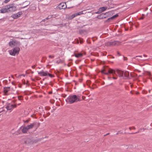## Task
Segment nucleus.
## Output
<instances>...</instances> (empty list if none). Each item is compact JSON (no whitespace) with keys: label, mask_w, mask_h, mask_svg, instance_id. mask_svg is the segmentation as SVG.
<instances>
[{"label":"nucleus","mask_w":152,"mask_h":152,"mask_svg":"<svg viewBox=\"0 0 152 152\" xmlns=\"http://www.w3.org/2000/svg\"><path fill=\"white\" fill-rule=\"evenodd\" d=\"M102 72L106 75H107L109 73L115 74L118 75L120 77H123L124 75V71L119 69H117L115 71L112 69H104L102 71Z\"/></svg>","instance_id":"obj_1"},{"label":"nucleus","mask_w":152,"mask_h":152,"mask_svg":"<svg viewBox=\"0 0 152 152\" xmlns=\"http://www.w3.org/2000/svg\"><path fill=\"white\" fill-rule=\"evenodd\" d=\"M80 101V96L79 95H70L66 100V102L69 104H72Z\"/></svg>","instance_id":"obj_2"},{"label":"nucleus","mask_w":152,"mask_h":152,"mask_svg":"<svg viewBox=\"0 0 152 152\" xmlns=\"http://www.w3.org/2000/svg\"><path fill=\"white\" fill-rule=\"evenodd\" d=\"M20 50L19 46H15L13 49L9 50V52L10 55L15 56L19 53Z\"/></svg>","instance_id":"obj_3"},{"label":"nucleus","mask_w":152,"mask_h":152,"mask_svg":"<svg viewBox=\"0 0 152 152\" xmlns=\"http://www.w3.org/2000/svg\"><path fill=\"white\" fill-rule=\"evenodd\" d=\"M9 46L11 47L15 46H19L20 45V42L16 41L15 39H11L9 43Z\"/></svg>","instance_id":"obj_4"},{"label":"nucleus","mask_w":152,"mask_h":152,"mask_svg":"<svg viewBox=\"0 0 152 152\" xmlns=\"http://www.w3.org/2000/svg\"><path fill=\"white\" fill-rule=\"evenodd\" d=\"M7 7L8 12H14L17 10L16 6L14 4L7 5Z\"/></svg>","instance_id":"obj_5"},{"label":"nucleus","mask_w":152,"mask_h":152,"mask_svg":"<svg viewBox=\"0 0 152 152\" xmlns=\"http://www.w3.org/2000/svg\"><path fill=\"white\" fill-rule=\"evenodd\" d=\"M120 43L118 41H110L107 42L106 45L107 46H114L119 45Z\"/></svg>","instance_id":"obj_6"},{"label":"nucleus","mask_w":152,"mask_h":152,"mask_svg":"<svg viewBox=\"0 0 152 152\" xmlns=\"http://www.w3.org/2000/svg\"><path fill=\"white\" fill-rule=\"evenodd\" d=\"M16 107V105L15 104H12L11 103H9L7 104V106L6 107V108L7 109V110H12L14 108Z\"/></svg>","instance_id":"obj_7"},{"label":"nucleus","mask_w":152,"mask_h":152,"mask_svg":"<svg viewBox=\"0 0 152 152\" xmlns=\"http://www.w3.org/2000/svg\"><path fill=\"white\" fill-rule=\"evenodd\" d=\"M106 14H108V12H107L104 13H102L98 15L97 16V18L99 19L106 18L107 17V15L106 16Z\"/></svg>","instance_id":"obj_8"},{"label":"nucleus","mask_w":152,"mask_h":152,"mask_svg":"<svg viewBox=\"0 0 152 152\" xmlns=\"http://www.w3.org/2000/svg\"><path fill=\"white\" fill-rule=\"evenodd\" d=\"M6 12H8L7 5L2 7L0 10V13H4Z\"/></svg>","instance_id":"obj_9"},{"label":"nucleus","mask_w":152,"mask_h":152,"mask_svg":"<svg viewBox=\"0 0 152 152\" xmlns=\"http://www.w3.org/2000/svg\"><path fill=\"white\" fill-rule=\"evenodd\" d=\"M38 74L41 76H46L48 75V71L44 72L43 70H42L38 72Z\"/></svg>","instance_id":"obj_10"},{"label":"nucleus","mask_w":152,"mask_h":152,"mask_svg":"<svg viewBox=\"0 0 152 152\" xmlns=\"http://www.w3.org/2000/svg\"><path fill=\"white\" fill-rule=\"evenodd\" d=\"M58 7L60 9H65L66 8V4L65 3H61L58 5Z\"/></svg>","instance_id":"obj_11"},{"label":"nucleus","mask_w":152,"mask_h":152,"mask_svg":"<svg viewBox=\"0 0 152 152\" xmlns=\"http://www.w3.org/2000/svg\"><path fill=\"white\" fill-rule=\"evenodd\" d=\"M36 122H34L33 123H31L30 124V125L27 126V127H28V129L29 130L30 129H31L36 125Z\"/></svg>","instance_id":"obj_12"},{"label":"nucleus","mask_w":152,"mask_h":152,"mask_svg":"<svg viewBox=\"0 0 152 152\" xmlns=\"http://www.w3.org/2000/svg\"><path fill=\"white\" fill-rule=\"evenodd\" d=\"M75 56L77 58H79L82 57L83 55V53H74V54Z\"/></svg>","instance_id":"obj_13"},{"label":"nucleus","mask_w":152,"mask_h":152,"mask_svg":"<svg viewBox=\"0 0 152 152\" xmlns=\"http://www.w3.org/2000/svg\"><path fill=\"white\" fill-rule=\"evenodd\" d=\"M29 130L27 126L24 127L22 129V132L23 133H26Z\"/></svg>","instance_id":"obj_14"},{"label":"nucleus","mask_w":152,"mask_h":152,"mask_svg":"<svg viewBox=\"0 0 152 152\" xmlns=\"http://www.w3.org/2000/svg\"><path fill=\"white\" fill-rule=\"evenodd\" d=\"M85 11V10H84V11H81L80 12L78 13H75V14L76 15V17L78 15H80L85 14L86 12H84Z\"/></svg>","instance_id":"obj_15"},{"label":"nucleus","mask_w":152,"mask_h":152,"mask_svg":"<svg viewBox=\"0 0 152 152\" xmlns=\"http://www.w3.org/2000/svg\"><path fill=\"white\" fill-rule=\"evenodd\" d=\"M10 87H5L4 88V93H6L10 90Z\"/></svg>","instance_id":"obj_16"},{"label":"nucleus","mask_w":152,"mask_h":152,"mask_svg":"<svg viewBox=\"0 0 152 152\" xmlns=\"http://www.w3.org/2000/svg\"><path fill=\"white\" fill-rule=\"evenodd\" d=\"M99 9L102 12L105 10L107 9V7H100Z\"/></svg>","instance_id":"obj_17"},{"label":"nucleus","mask_w":152,"mask_h":152,"mask_svg":"<svg viewBox=\"0 0 152 152\" xmlns=\"http://www.w3.org/2000/svg\"><path fill=\"white\" fill-rule=\"evenodd\" d=\"M76 17V16L75 14H74L72 15L69 16L68 18V19L69 20H72Z\"/></svg>","instance_id":"obj_18"},{"label":"nucleus","mask_w":152,"mask_h":152,"mask_svg":"<svg viewBox=\"0 0 152 152\" xmlns=\"http://www.w3.org/2000/svg\"><path fill=\"white\" fill-rule=\"evenodd\" d=\"M16 15V14H14L11 16V17L14 19H17L18 18V16Z\"/></svg>","instance_id":"obj_19"},{"label":"nucleus","mask_w":152,"mask_h":152,"mask_svg":"<svg viewBox=\"0 0 152 152\" xmlns=\"http://www.w3.org/2000/svg\"><path fill=\"white\" fill-rule=\"evenodd\" d=\"M132 147V145H126L125 146V148L126 149H130Z\"/></svg>","instance_id":"obj_20"},{"label":"nucleus","mask_w":152,"mask_h":152,"mask_svg":"<svg viewBox=\"0 0 152 152\" xmlns=\"http://www.w3.org/2000/svg\"><path fill=\"white\" fill-rule=\"evenodd\" d=\"M16 15H17L18 18L21 15H22V12H18L16 14Z\"/></svg>","instance_id":"obj_21"},{"label":"nucleus","mask_w":152,"mask_h":152,"mask_svg":"<svg viewBox=\"0 0 152 152\" xmlns=\"http://www.w3.org/2000/svg\"><path fill=\"white\" fill-rule=\"evenodd\" d=\"M118 16V15L117 14H115V15H113L112 17H111V18H112V19L113 20L114 19L117 17Z\"/></svg>","instance_id":"obj_22"},{"label":"nucleus","mask_w":152,"mask_h":152,"mask_svg":"<svg viewBox=\"0 0 152 152\" xmlns=\"http://www.w3.org/2000/svg\"><path fill=\"white\" fill-rule=\"evenodd\" d=\"M113 20L112 19V18H111V17H110L109 18H108L107 19L106 21L105 22H109L110 21H111L112 20Z\"/></svg>","instance_id":"obj_23"},{"label":"nucleus","mask_w":152,"mask_h":152,"mask_svg":"<svg viewBox=\"0 0 152 152\" xmlns=\"http://www.w3.org/2000/svg\"><path fill=\"white\" fill-rule=\"evenodd\" d=\"M56 62L58 64L61 63H62L63 62V61L61 59H59V60H57Z\"/></svg>","instance_id":"obj_24"},{"label":"nucleus","mask_w":152,"mask_h":152,"mask_svg":"<svg viewBox=\"0 0 152 152\" xmlns=\"http://www.w3.org/2000/svg\"><path fill=\"white\" fill-rule=\"evenodd\" d=\"M129 73H128V72H125L124 73V75L125 77H128L129 75Z\"/></svg>","instance_id":"obj_25"},{"label":"nucleus","mask_w":152,"mask_h":152,"mask_svg":"<svg viewBox=\"0 0 152 152\" xmlns=\"http://www.w3.org/2000/svg\"><path fill=\"white\" fill-rule=\"evenodd\" d=\"M31 141L30 140H28L25 141V142L26 144H28L31 143Z\"/></svg>","instance_id":"obj_26"},{"label":"nucleus","mask_w":152,"mask_h":152,"mask_svg":"<svg viewBox=\"0 0 152 152\" xmlns=\"http://www.w3.org/2000/svg\"><path fill=\"white\" fill-rule=\"evenodd\" d=\"M18 98L19 100H21L23 99V97L22 96H19L18 97Z\"/></svg>","instance_id":"obj_27"},{"label":"nucleus","mask_w":152,"mask_h":152,"mask_svg":"<svg viewBox=\"0 0 152 152\" xmlns=\"http://www.w3.org/2000/svg\"><path fill=\"white\" fill-rule=\"evenodd\" d=\"M102 12H101V11L99 9V10L98 11H97L96 12H95V13L96 14H100Z\"/></svg>","instance_id":"obj_28"},{"label":"nucleus","mask_w":152,"mask_h":152,"mask_svg":"<svg viewBox=\"0 0 152 152\" xmlns=\"http://www.w3.org/2000/svg\"><path fill=\"white\" fill-rule=\"evenodd\" d=\"M52 15L48 16L46 18V20H48V19L52 18Z\"/></svg>","instance_id":"obj_29"},{"label":"nucleus","mask_w":152,"mask_h":152,"mask_svg":"<svg viewBox=\"0 0 152 152\" xmlns=\"http://www.w3.org/2000/svg\"><path fill=\"white\" fill-rule=\"evenodd\" d=\"M48 75L49 77H54L53 75L51 74H49L48 72Z\"/></svg>","instance_id":"obj_30"},{"label":"nucleus","mask_w":152,"mask_h":152,"mask_svg":"<svg viewBox=\"0 0 152 152\" xmlns=\"http://www.w3.org/2000/svg\"><path fill=\"white\" fill-rule=\"evenodd\" d=\"M54 56V55H49V58H53Z\"/></svg>","instance_id":"obj_31"},{"label":"nucleus","mask_w":152,"mask_h":152,"mask_svg":"<svg viewBox=\"0 0 152 152\" xmlns=\"http://www.w3.org/2000/svg\"><path fill=\"white\" fill-rule=\"evenodd\" d=\"M10 1V0H5L4 1V3H7Z\"/></svg>","instance_id":"obj_32"},{"label":"nucleus","mask_w":152,"mask_h":152,"mask_svg":"<svg viewBox=\"0 0 152 152\" xmlns=\"http://www.w3.org/2000/svg\"><path fill=\"white\" fill-rule=\"evenodd\" d=\"M140 130H139V131H137V132H135V133H131V134H136V133H138L139 132H140Z\"/></svg>","instance_id":"obj_33"},{"label":"nucleus","mask_w":152,"mask_h":152,"mask_svg":"<svg viewBox=\"0 0 152 152\" xmlns=\"http://www.w3.org/2000/svg\"><path fill=\"white\" fill-rule=\"evenodd\" d=\"M127 59V58L126 57H124V60H126Z\"/></svg>","instance_id":"obj_34"},{"label":"nucleus","mask_w":152,"mask_h":152,"mask_svg":"<svg viewBox=\"0 0 152 152\" xmlns=\"http://www.w3.org/2000/svg\"><path fill=\"white\" fill-rule=\"evenodd\" d=\"M46 18H45V19H44L43 20H42V21L45 22V21H46Z\"/></svg>","instance_id":"obj_35"},{"label":"nucleus","mask_w":152,"mask_h":152,"mask_svg":"<svg viewBox=\"0 0 152 152\" xmlns=\"http://www.w3.org/2000/svg\"><path fill=\"white\" fill-rule=\"evenodd\" d=\"M113 78L114 79H117V78L116 77H113Z\"/></svg>","instance_id":"obj_36"},{"label":"nucleus","mask_w":152,"mask_h":152,"mask_svg":"<svg viewBox=\"0 0 152 152\" xmlns=\"http://www.w3.org/2000/svg\"><path fill=\"white\" fill-rule=\"evenodd\" d=\"M151 73L150 72H149L148 73V75H151Z\"/></svg>","instance_id":"obj_37"},{"label":"nucleus","mask_w":152,"mask_h":152,"mask_svg":"<svg viewBox=\"0 0 152 152\" xmlns=\"http://www.w3.org/2000/svg\"><path fill=\"white\" fill-rule=\"evenodd\" d=\"M117 54H118V55H119V56H120V54L119 53V52H117Z\"/></svg>","instance_id":"obj_38"},{"label":"nucleus","mask_w":152,"mask_h":152,"mask_svg":"<svg viewBox=\"0 0 152 152\" xmlns=\"http://www.w3.org/2000/svg\"><path fill=\"white\" fill-rule=\"evenodd\" d=\"M142 57V56H136V57Z\"/></svg>","instance_id":"obj_39"},{"label":"nucleus","mask_w":152,"mask_h":152,"mask_svg":"<svg viewBox=\"0 0 152 152\" xmlns=\"http://www.w3.org/2000/svg\"><path fill=\"white\" fill-rule=\"evenodd\" d=\"M106 15H107V17H108L109 16V13L108 12V14H106Z\"/></svg>","instance_id":"obj_40"},{"label":"nucleus","mask_w":152,"mask_h":152,"mask_svg":"<svg viewBox=\"0 0 152 152\" xmlns=\"http://www.w3.org/2000/svg\"><path fill=\"white\" fill-rule=\"evenodd\" d=\"M132 128H133V129H135V128L134 127H132Z\"/></svg>","instance_id":"obj_41"},{"label":"nucleus","mask_w":152,"mask_h":152,"mask_svg":"<svg viewBox=\"0 0 152 152\" xmlns=\"http://www.w3.org/2000/svg\"><path fill=\"white\" fill-rule=\"evenodd\" d=\"M143 56H144V57L147 56H146V55H144H144H143Z\"/></svg>","instance_id":"obj_42"},{"label":"nucleus","mask_w":152,"mask_h":152,"mask_svg":"<svg viewBox=\"0 0 152 152\" xmlns=\"http://www.w3.org/2000/svg\"><path fill=\"white\" fill-rule=\"evenodd\" d=\"M32 68H34V66H32Z\"/></svg>","instance_id":"obj_43"},{"label":"nucleus","mask_w":152,"mask_h":152,"mask_svg":"<svg viewBox=\"0 0 152 152\" xmlns=\"http://www.w3.org/2000/svg\"><path fill=\"white\" fill-rule=\"evenodd\" d=\"M109 134V133H108V134H106L105 135H104V136H105V135H107L108 134Z\"/></svg>","instance_id":"obj_44"},{"label":"nucleus","mask_w":152,"mask_h":152,"mask_svg":"<svg viewBox=\"0 0 152 152\" xmlns=\"http://www.w3.org/2000/svg\"><path fill=\"white\" fill-rule=\"evenodd\" d=\"M129 129L130 130H131V127H129Z\"/></svg>","instance_id":"obj_45"},{"label":"nucleus","mask_w":152,"mask_h":152,"mask_svg":"<svg viewBox=\"0 0 152 152\" xmlns=\"http://www.w3.org/2000/svg\"><path fill=\"white\" fill-rule=\"evenodd\" d=\"M20 104V103L18 104V105H19Z\"/></svg>","instance_id":"obj_46"},{"label":"nucleus","mask_w":152,"mask_h":152,"mask_svg":"<svg viewBox=\"0 0 152 152\" xmlns=\"http://www.w3.org/2000/svg\"><path fill=\"white\" fill-rule=\"evenodd\" d=\"M142 60H146V59H142Z\"/></svg>","instance_id":"obj_47"}]
</instances>
